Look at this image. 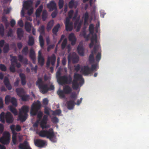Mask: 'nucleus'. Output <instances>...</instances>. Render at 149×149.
<instances>
[{
    "label": "nucleus",
    "mask_w": 149,
    "mask_h": 149,
    "mask_svg": "<svg viewBox=\"0 0 149 149\" xmlns=\"http://www.w3.org/2000/svg\"><path fill=\"white\" fill-rule=\"evenodd\" d=\"M48 100L47 98H45L43 100V104L44 105L47 106L48 104Z\"/></svg>",
    "instance_id": "nucleus-59"
},
{
    "label": "nucleus",
    "mask_w": 149,
    "mask_h": 149,
    "mask_svg": "<svg viewBox=\"0 0 149 149\" xmlns=\"http://www.w3.org/2000/svg\"><path fill=\"white\" fill-rule=\"evenodd\" d=\"M20 97H21L22 100L24 101H28L29 99V96L28 95H23L21 96H20Z\"/></svg>",
    "instance_id": "nucleus-46"
},
{
    "label": "nucleus",
    "mask_w": 149,
    "mask_h": 149,
    "mask_svg": "<svg viewBox=\"0 0 149 149\" xmlns=\"http://www.w3.org/2000/svg\"><path fill=\"white\" fill-rule=\"evenodd\" d=\"M74 11L73 10H70L68 12L69 17H67L65 22V28L67 31H71L73 29V23L70 22V19L72 17Z\"/></svg>",
    "instance_id": "nucleus-7"
},
{
    "label": "nucleus",
    "mask_w": 149,
    "mask_h": 149,
    "mask_svg": "<svg viewBox=\"0 0 149 149\" xmlns=\"http://www.w3.org/2000/svg\"><path fill=\"white\" fill-rule=\"evenodd\" d=\"M40 136L42 137H47L53 143L57 141V138L55 135L53 130L52 129H49L48 130H42L39 133Z\"/></svg>",
    "instance_id": "nucleus-3"
},
{
    "label": "nucleus",
    "mask_w": 149,
    "mask_h": 149,
    "mask_svg": "<svg viewBox=\"0 0 149 149\" xmlns=\"http://www.w3.org/2000/svg\"><path fill=\"white\" fill-rule=\"evenodd\" d=\"M11 61L12 63H17V57L16 56H13L12 57Z\"/></svg>",
    "instance_id": "nucleus-56"
},
{
    "label": "nucleus",
    "mask_w": 149,
    "mask_h": 149,
    "mask_svg": "<svg viewBox=\"0 0 149 149\" xmlns=\"http://www.w3.org/2000/svg\"><path fill=\"white\" fill-rule=\"evenodd\" d=\"M29 56L32 60L33 62L35 63L36 60L35 53L33 49L32 48L30 49Z\"/></svg>",
    "instance_id": "nucleus-21"
},
{
    "label": "nucleus",
    "mask_w": 149,
    "mask_h": 149,
    "mask_svg": "<svg viewBox=\"0 0 149 149\" xmlns=\"http://www.w3.org/2000/svg\"><path fill=\"white\" fill-rule=\"evenodd\" d=\"M60 27V25L59 24H58L54 27L52 29V31L54 35H57V33L58 32V29Z\"/></svg>",
    "instance_id": "nucleus-34"
},
{
    "label": "nucleus",
    "mask_w": 149,
    "mask_h": 149,
    "mask_svg": "<svg viewBox=\"0 0 149 149\" xmlns=\"http://www.w3.org/2000/svg\"><path fill=\"white\" fill-rule=\"evenodd\" d=\"M10 70L11 72H14L15 71V66H10Z\"/></svg>",
    "instance_id": "nucleus-64"
},
{
    "label": "nucleus",
    "mask_w": 149,
    "mask_h": 149,
    "mask_svg": "<svg viewBox=\"0 0 149 149\" xmlns=\"http://www.w3.org/2000/svg\"><path fill=\"white\" fill-rule=\"evenodd\" d=\"M16 91L19 97L24 95L25 93L24 89L22 88H17L16 90Z\"/></svg>",
    "instance_id": "nucleus-27"
},
{
    "label": "nucleus",
    "mask_w": 149,
    "mask_h": 149,
    "mask_svg": "<svg viewBox=\"0 0 149 149\" xmlns=\"http://www.w3.org/2000/svg\"><path fill=\"white\" fill-rule=\"evenodd\" d=\"M77 50L78 53L81 56H83L84 55V49L82 46L78 45Z\"/></svg>",
    "instance_id": "nucleus-30"
},
{
    "label": "nucleus",
    "mask_w": 149,
    "mask_h": 149,
    "mask_svg": "<svg viewBox=\"0 0 149 149\" xmlns=\"http://www.w3.org/2000/svg\"><path fill=\"white\" fill-rule=\"evenodd\" d=\"M81 70L84 74L85 75H88L92 73L91 68L87 65L85 66Z\"/></svg>",
    "instance_id": "nucleus-18"
},
{
    "label": "nucleus",
    "mask_w": 149,
    "mask_h": 149,
    "mask_svg": "<svg viewBox=\"0 0 149 149\" xmlns=\"http://www.w3.org/2000/svg\"><path fill=\"white\" fill-rule=\"evenodd\" d=\"M72 78L70 75L68 76L66 75L59 77L57 81L60 85L70 84L72 82Z\"/></svg>",
    "instance_id": "nucleus-8"
},
{
    "label": "nucleus",
    "mask_w": 149,
    "mask_h": 149,
    "mask_svg": "<svg viewBox=\"0 0 149 149\" xmlns=\"http://www.w3.org/2000/svg\"><path fill=\"white\" fill-rule=\"evenodd\" d=\"M68 62L70 61V59H72V61L74 63H77L79 61V58L78 56L76 55H75L74 56H70V54L68 56Z\"/></svg>",
    "instance_id": "nucleus-24"
},
{
    "label": "nucleus",
    "mask_w": 149,
    "mask_h": 149,
    "mask_svg": "<svg viewBox=\"0 0 149 149\" xmlns=\"http://www.w3.org/2000/svg\"><path fill=\"white\" fill-rule=\"evenodd\" d=\"M5 103L6 104H8L10 102H11L13 106H9V108L10 111L14 114L16 116L17 114V112L16 109L14 108L13 106L16 107L17 106V100L14 97H11L9 95H6L5 99Z\"/></svg>",
    "instance_id": "nucleus-4"
},
{
    "label": "nucleus",
    "mask_w": 149,
    "mask_h": 149,
    "mask_svg": "<svg viewBox=\"0 0 149 149\" xmlns=\"http://www.w3.org/2000/svg\"><path fill=\"white\" fill-rule=\"evenodd\" d=\"M101 54L100 52H99L97 54L95 57L96 61L97 62H99L101 58Z\"/></svg>",
    "instance_id": "nucleus-49"
},
{
    "label": "nucleus",
    "mask_w": 149,
    "mask_h": 149,
    "mask_svg": "<svg viewBox=\"0 0 149 149\" xmlns=\"http://www.w3.org/2000/svg\"><path fill=\"white\" fill-rule=\"evenodd\" d=\"M97 65V63H96L92 65L91 68H90L92 72L96 69Z\"/></svg>",
    "instance_id": "nucleus-54"
},
{
    "label": "nucleus",
    "mask_w": 149,
    "mask_h": 149,
    "mask_svg": "<svg viewBox=\"0 0 149 149\" xmlns=\"http://www.w3.org/2000/svg\"><path fill=\"white\" fill-rule=\"evenodd\" d=\"M15 125H12L10 127V128L12 131V133L13 134L12 137V140L13 143L15 144H16L17 142V133L15 131Z\"/></svg>",
    "instance_id": "nucleus-12"
},
{
    "label": "nucleus",
    "mask_w": 149,
    "mask_h": 149,
    "mask_svg": "<svg viewBox=\"0 0 149 149\" xmlns=\"http://www.w3.org/2000/svg\"><path fill=\"white\" fill-rule=\"evenodd\" d=\"M13 35V30L12 29H10L7 33V36L8 37H11Z\"/></svg>",
    "instance_id": "nucleus-61"
},
{
    "label": "nucleus",
    "mask_w": 149,
    "mask_h": 149,
    "mask_svg": "<svg viewBox=\"0 0 149 149\" xmlns=\"http://www.w3.org/2000/svg\"><path fill=\"white\" fill-rule=\"evenodd\" d=\"M6 120V122L8 123H12L14 120L13 117L11 113L9 112H8L5 114L4 113L2 112L0 114V121L3 123H4Z\"/></svg>",
    "instance_id": "nucleus-6"
},
{
    "label": "nucleus",
    "mask_w": 149,
    "mask_h": 149,
    "mask_svg": "<svg viewBox=\"0 0 149 149\" xmlns=\"http://www.w3.org/2000/svg\"><path fill=\"white\" fill-rule=\"evenodd\" d=\"M18 24L21 27H23L24 26L23 23L22 19H20L18 21Z\"/></svg>",
    "instance_id": "nucleus-63"
},
{
    "label": "nucleus",
    "mask_w": 149,
    "mask_h": 149,
    "mask_svg": "<svg viewBox=\"0 0 149 149\" xmlns=\"http://www.w3.org/2000/svg\"><path fill=\"white\" fill-rule=\"evenodd\" d=\"M48 120V116L47 115H45L41 121L40 125L42 129L46 128V125L47 124Z\"/></svg>",
    "instance_id": "nucleus-16"
},
{
    "label": "nucleus",
    "mask_w": 149,
    "mask_h": 149,
    "mask_svg": "<svg viewBox=\"0 0 149 149\" xmlns=\"http://www.w3.org/2000/svg\"><path fill=\"white\" fill-rule=\"evenodd\" d=\"M19 76L21 79V83L22 85H24L26 84V77L24 74L20 73Z\"/></svg>",
    "instance_id": "nucleus-26"
},
{
    "label": "nucleus",
    "mask_w": 149,
    "mask_h": 149,
    "mask_svg": "<svg viewBox=\"0 0 149 149\" xmlns=\"http://www.w3.org/2000/svg\"><path fill=\"white\" fill-rule=\"evenodd\" d=\"M41 107L40 102L38 100L36 102H33L32 104L30 114L32 116H35L37 114V118L39 119L38 121L41 119L42 116V112L40 111L38 113V111L40 109Z\"/></svg>",
    "instance_id": "nucleus-2"
},
{
    "label": "nucleus",
    "mask_w": 149,
    "mask_h": 149,
    "mask_svg": "<svg viewBox=\"0 0 149 149\" xmlns=\"http://www.w3.org/2000/svg\"><path fill=\"white\" fill-rule=\"evenodd\" d=\"M70 98L72 99V100H74V101L77 99V96L75 94H72L70 96Z\"/></svg>",
    "instance_id": "nucleus-57"
},
{
    "label": "nucleus",
    "mask_w": 149,
    "mask_h": 149,
    "mask_svg": "<svg viewBox=\"0 0 149 149\" xmlns=\"http://www.w3.org/2000/svg\"><path fill=\"white\" fill-rule=\"evenodd\" d=\"M47 17V13L46 10H43L42 15V18L43 21H45Z\"/></svg>",
    "instance_id": "nucleus-44"
},
{
    "label": "nucleus",
    "mask_w": 149,
    "mask_h": 149,
    "mask_svg": "<svg viewBox=\"0 0 149 149\" xmlns=\"http://www.w3.org/2000/svg\"><path fill=\"white\" fill-rule=\"evenodd\" d=\"M15 131L16 130L17 132H19L21 130V126L18 125H17L16 126V127H15Z\"/></svg>",
    "instance_id": "nucleus-58"
},
{
    "label": "nucleus",
    "mask_w": 149,
    "mask_h": 149,
    "mask_svg": "<svg viewBox=\"0 0 149 149\" xmlns=\"http://www.w3.org/2000/svg\"><path fill=\"white\" fill-rule=\"evenodd\" d=\"M63 0H59L58 2V6L60 9H61L63 7Z\"/></svg>",
    "instance_id": "nucleus-51"
},
{
    "label": "nucleus",
    "mask_w": 149,
    "mask_h": 149,
    "mask_svg": "<svg viewBox=\"0 0 149 149\" xmlns=\"http://www.w3.org/2000/svg\"><path fill=\"white\" fill-rule=\"evenodd\" d=\"M69 41L71 42V44L74 45L76 43V39L75 36L73 33H72L70 34L68 36Z\"/></svg>",
    "instance_id": "nucleus-23"
},
{
    "label": "nucleus",
    "mask_w": 149,
    "mask_h": 149,
    "mask_svg": "<svg viewBox=\"0 0 149 149\" xmlns=\"http://www.w3.org/2000/svg\"><path fill=\"white\" fill-rule=\"evenodd\" d=\"M69 7L70 8H72L74 7H76L75 5V2L74 0H71L68 3Z\"/></svg>",
    "instance_id": "nucleus-45"
},
{
    "label": "nucleus",
    "mask_w": 149,
    "mask_h": 149,
    "mask_svg": "<svg viewBox=\"0 0 149 149\" xmlns=\"http://www.w3.org/2000/svg\"><path fill=\"white\" fill-rule=\"evenodd\" d=\"M29 107L27 106H23L19 110L18 115V120H19L22 122H24L27 119L28 115L27 113L29 111Z\"/></svg>",
    "instance_id": "nucleus-5"
},
{
    "label": "nucleus",
    "mask_w": 149,
    "mask_h": 149,
    "mask_svg": "<svg viewBox=\"0 0 149 149\" xmlns=\"http://www.w3.org/2000/svg\"><path fill=\"white\" fill-rule=\"evenodd\" d=\"M4 34V29L3 26H0V35L3 36Z\"/></svg>",
    "instance_id": "nucleus-53"
},
{
    "label": "nucleus",
    "mask_w": 149,
    "mask_h": 149,
    "mask_svg": "<svg viewBox=\"0 0 149 149\" xmlns=\"http://www.w3.org/2000/svg\"><path fill=\"white\" fill-rule=\"evenodd\" d=\"M39 42L41 47L43 48L44 45V40L42 36L41 35L39 36Z\"/></svg>",
    "instance_id": "nucleus-37"
},
{
    "label": "nucleus",
    "mask_w": 149,
    "mask_h": 149,
    "mask_svg": "<svg viewBox=\"0 0 149 149\" xmlns=\"http://www.w3.org/2000/svg\"><path fill=\"white\" fill-rule=\"evenodd\" d=\"M50 110L47 107H45L44 109V113L48 116L50 115L49 111Z\"/></svg>",
    "instance_id": "nucleus-52"
},
{
    "label": "nucleus",
    "mask_w": 149,
    "mask_h": 149,
    "mask_svg": "<svg viewBox=\"0 0 149 149\" xmlns=\"http://www.w3.org/2000/svg\"><path fill=\"white\" fill-rule=\"evenodd\" d=\"M43 8V6L42 5H40L39 7L36 10V15L37 17H38L40 15V13Z\"/></svg>",
    "instance_id": "nucleus-32"
},
{
    "label": "nucleus",
    "mask_w": 149,
    "mask_h": 149,
    "mask_svg": "<svg viewBox=\"0 0 149 149\" xmlns=\"http://www.w3.org/2000/svg\"><path fill=\"white\" fill-rule=\"evenodd\" d=\"M9 45L8 43H6L3 48V52L4 53H7L9 51Z\"/></svg>",
    "instance_id": "nucleus-43"
},
{
    "label": "nucleus",
    "mask_w": 149,
    "mask_h": 149,
    "mask_svg": "<svg viewBox=\"0 0 149 149\" xmlns=\"http://www.w3.org/2000/svg\"><path fill=\"white\" fill-rule=\"evenodd\" d=\"M4 84L6 88L9 90L12 89V86L11 85L8 78L7 77H5L3 81Z\"/></svg>",
    "instance_id": "nucleus-19"
},
{
    "label": "nucleus",
    "mask_w": 149,
    "mask_h": 149,
    "mask_svg": "<svg viewBox=\"0 0 149 149\" xmlns=\"http://www.w3.org/2000/svg\"><path fill=\"white\" fill-rule=\"evenodd\" d=\"M75 104H76L74 102V100H70L67 102V107L68 109H72L74 107Z\"/></svg>",
    "instance_id": "nucleus-20"
},
{
    "label": "nucleus",
    "mask_w": 149,
    "mask_h": 149,
    "mask_svg": "<svg viewBox=\"0 0 149 149\" xmlns=\"http://www.w3.org/2000/svg\"><path fill=\"white\" fill-rule=\"evenodd\" d=\"M34 144L36 146L38 147L42 148L45 145V143L43 140L37 139L34 141Z\"/></svg>",
    "instance_id": "nucleus-15"
},
{
    "label": "nucleus",
    "mask_w": 149,
    "mask_h": 149,
    "mask_svg": "<svg viewBox=\"0 0 149 149\" xmlns=\"http://www.w3.org/2000/svg\"><path fill=\"white\" fill-rule=\"evenodd\" d=\"M82 78V76L79 74L74 73V79L72 82V86L74 90H77L79 86L78 81Z\"/></svg>",
    "instance_id": "nucleus-9"
},
{
    "label": "nucleus",
    "mask_w": 149,
    "mask_h": 149,
    "mask_svg": "<svg viewBox=\"0 0 149 149\" xmlns=\"http://www.w3.org/2000/svg\"><path fill=\"white\" fill-rule=\"evenodd\" d=\"M17 37L19 39L21 40L23 37L24 31L21 28H18L17 30Z\"/></svg>",
    "instance_id": "nucleus-25"
},
{
    "label": "nucleus",
    "mask_w": 149,
    "mask_h": 149,
    "mask_svg": "<svg viewBox=\"0 0 149 149\" xmlns=\"http://www.w3.org/2000/svg\"><path fill=\"white\" fill-rule=\"evenodd\" d=\"M38 88L40 92L43 94L46 93L49 90L48 85L46 84H43Z\"/></svg>",
    "instance_id": "nucleus-13"
},
{
    "label": "nucleus",
    "mask_w": 149,
    "mask_h": 149,
    "mask_svg": "<svg viewBox=\"0 0 149 149\" xmlns=\"http://www.w3.org/2000/svg\"><path fill=\"white\" fill-rule=\"evenodd\" d=\"M32 5V2L30 1H27L24 2L23 5L24 8L26 10L28 9Z\"/></svg>",
    "instance_id": "nucleus-31"
},
{
    "label": "nucleus",
    "mask_w": 149,
    "mask_h": 149,
    "mask_svg": "<svg viewBox=\"0 0 149 149\" xmlns=\"http://www.w3.org/2000/svg\"><path fill=\"white\" fill-rule=\"evenodd\" d=\"M54 24L53 20L50 21L48 23L47 25V29L48 31L50 30L53 26Z\"/></svg>",
    "instance_id": "nucleus-41"
},
{
    "label": "nucleus",
    "mask_w": 149,
    "mask_h": 149,
    "mask_svg": "<svg viewBox=\"0 0 149 149\" xmlns=\"http://www.w3.org/2000/svg\"><path fill=\"white\" fill-rule=\"evenodd\" d=\"M67 42V40L66 38L63 40L61 45V49L63 50L65 47Z\"/></svg>",
    "instance_id": "nucleus-47"
},
{
    "label": "nucleus",
    "mask_w": 149,
    "mask_h": 149,
    "mask_svg": "<svg viewBox=\"0 0 149 149\" xmlns=\"http://www.w3.org/2000/svg\"><path fill=\"white\" fill-rule=\"evenodd\" d=\"M89 17V16L88 13L87 12H86L84 15V24L87 23Z\"/></svg>",
    "instance_id": "nucleus-39"
},
{
    "label": "nucleus",
    "mask_w": 149,
    "mask_h": 149,
    "mask_svg": "<svg viewBox=\"0 0 149 149\" xmlns=\"http://www.w3.org/2000/svg\"><path fill=\"white\" fill-rule=\"evenodd\" d=\"M57 14V10H55V11H54L51 14L52 17L53 18H55Z\"/></svg>",
    "instance_id": "nucleus-62"
},
{
    "label": "nucleus",
    "mask_w": 149,
    "mask_h": 149,
    "mask_svg": "<svg viewBox=\"0 0 149 149\" xmlns=\"http://www.w3.org/2000/svg\"><path fill=\"white\" fill-rule=\"evenodd\" d=\"M91 42L89 44V47L90 48H91L94 45L93 49L92 50L91 54L89 57V61L90 63L93 64L94 63L95 59L94 54H96L97 51L99 49L100 45L97 42V36L96 34L92 36L91 38Z\"/></svg>",
    "instance_id": "nucleus-1"
},
{
    "label": "nucleus",
    "mask_w": 149,
    "mask_h": 149,
    "mask_svg": "<svg viewBox=\"0 0 149 149\" xmlns=\"http://www.w3.org/2000/svg\"><path fill=\"white\" fill-rule=\"evenodd\" d=\"M94 27L93 24H91L89 27V31L90 33L91 34H93L94 32Z\"/></svg>",
    "instance_id": "nucleus-40"
},
{
    "label": "nucleus",
    "mask_w": 149,
    "mask_h": 149,
    "mask_svg": "<svg viewBox=\"0 0 149 149\" xmlns=\"http://www.w3.org/2000/svg\"><path fill=\"white\" fill-rule=\"evenodd\" d=\"M47 6L50 11L57 9L56 4L54 1H51L49 3L47 4Z\"/></svg>",
    "instance_id": "nucleus-17"
},
{
    "label": "nucleus",
    "mask_w": 149,
    "mask_h": 149,
    "mask_svg": "<svg viewBox=\"0 0 149 149\" xmlns=\"http://www.w3.org/2000/svg\"><path fill=\"white\" fill-rule=\"evenodd\" d=\"M57 93L60 97L63 98L65 97V93L63 90H61L59 89L57 91Z\"/></svg>",
    "instance_id": "nucleus-36"
},
{
    "label": "nucleus",
    "mask_w": 149,
    "mask_h": 149,
    "mask_svg": "<svg viewBox=\"0 0 149 149\" xmlns=\"http://www.w3.org/2000/svg\"><path fill=\"white\" fill-rule=\"evenodd\" d=\"M51 120L53 123H58L59 122L58 118L56 116L53 117L51 118Z\"/></svg>",
    "instance_id": "nucleus-50"
},
{
    "label": "nucleus",
    "mask_w": 149,
    "mask_h": 149,
    "mask_svg": "<svg viewBox=\"0 0 149 149\" xmlns=\"http://www.w3.org/2000/svg\"><path fill=\"white\" fill-rule=\"evenodd\" d=\"M52 111V115H59L61 113V111L60 109H56L54 111Z\"/></svg>",
    "instance_id": "nucleus-48"
},
{
    "label": "nucleus",
    "mask_w": 149,
    "mask_h": 149,
    "mask_svg": "<svg viewBox=\"0 0 149 149\" xmlns=\"http://www.w3.org/2000/svg\"><path fill=\"white\" fill-rule=\"evenodd\" d=\"M19 148L20 149H32L26 141H25L22 143H20Z\"/></svg>",
    "instance_id": "nucleus-14"
},
{
    "label": "nucleus",
    "mask_w": 149,
    "mask_h": 149,
    "mask_svg": "<svg viewBox=\"0 0 149 149\" xmlns=\"http://www.w3.org/2000/svg\"><path fill=\"white\" fill-rule=\"evenodd\" d=\"M56 56L54 54H53L51 57H48L46 62V67L49 68L50 66V62L51 65L53 66L54 65L56 61Z\"/></svg>",
    "instance_id": "nucleus-11"
},
{
    "label": "nucleus",
    "mask_w": 149,
    "mask_h": 149,
    "mask_svg": "<svg viewBox=\"0 0 149 149\" xmlns=\"http://www.w3.org/2000/svg\"><path fill=\"white\" fill-rule=\"evenodd\" d=\"M0 69L2 71H5L7 70L6 67L3 64H0Z\"/></svg>",
    "instance_id": "nucleus-55"
},
{
    "label": "nucleus",
    "mask_w": 149,
    "mask_h": 149,
    "mask_svg": "<svg viewBox=\"0 0 149 149\" xmlns=\"http://www.w3.org/2000/svg\"><path fill=\"white\" fill-rule=\"evenodd\" d=\"M38 61L39 64L42 66L44 64V59L42 56L41 53L40 51L38 52Z\"/></svg>",
    "instance_id": "nucleus-22"
},
{
    "label": "nucleus",
    "mask_w": 149,
    "mask_h": 149,
    "mask_svg": "<svg viewBox=\"0 0 149 149\" xmlns=\"http://www.w3.org/2000/svg\"><path fill=\"white\" fill-rule=\"evenodd\" d=\"M10 134L8 132H5L3 136L0 138V142L4 144H8L10 142Z\"/></svg>",
    "instance_id": "nucleus-10"
},
{
    "label": "nucleus",
    "mask_w": 149,
    "mask_h": 149,
    "mask_svg": "<svg viewBox=\"0 0 149 149\" xmlns=\"http://www.w3.org/2000/svg\"><path fill=\"white\" fill-rule=\"evenodd\" d=\"M74 67L75 68L74 70L77 72H78L80 69V66L79 64H77V65H75Z\"/></svg>",
    "instance_id": "nucleus-60"
},
{
    "label": "nucleus",
    "mask_w": 149,
    "mask_h": 149,
    "mask_svg": "<svg viewBox=\"0 0 149 149\" xmlns=\"http://www.w3.org/2000/svg\"><path fill=\"white\" fill-rule=\"evenodd\" d=\"M29 38L28 42V45L30 46L33 45L34 43V40L33 37L32 36H29Z\"/></svg>",
    "instance_id": "nucleus-33"
},
{
    "label": "nucleus",
    "mask_w": 149,
    "mask_h": 149,
    "mask_svg": "<svg viewBox=\"0 0 149 149\" xmlns=\"http://www.w3.org/2000/svg\"><path fill=\"white\" fill-rule=\"evenodd\" d=\"M45 27L44 26L42 25L39 27L38 29V31L40 33V35H42L45 34Z\"/></svg>",
    "instance_id": "nucleus-42"
},
{
    "label": "nucleus",
    "mask_w": 149,
    "mask_h": 149,
    "mask_svg": "<svg viewBox=\"0 0 149 149\" xmlns=\"http://www.w3.org/2000/svg\"><path fill=\"white\" fill-rule=\"evenodd\" d=\"M63 90L65 94H70L72 91V88L68 85H66L63 87Z\"/></svg>",
    "instance_id": "nucleus-28"
},
{
    "label": "nucleus",
    "mask_w": 149,
    "mask_h": 149,
    "mask_svg": "<svg viewBox=\"0 0 149 149\" xmlns=\"http://www.w3.org/2000/svg\"><path fill=\"white\" fill-rule=\"evenodd\" d=\"M32 24L29 22H26L25 24V28L27 32H29L31 30Z\"/></svg>",
    "instance_id": "nucleus-29"
},
{
    "label": "nucleus",
    "mask_w": 149,
    "mask_h": 149,
    "mask_svg": "<svg viewBox=\"0 0 149 149\" xmlns=\"http://www.w3.org/2000/svg\"><path fill=\"white\" fill-rule=\"evenodd\" d=\"M22 53L23 55L24 56H26L29 53V49L27 46L25 47L22 49Z\"/></svg>",
    "instance_id": "nucleus-35"
},
{
    "label": "nucleus",
    "mask_w": 149,
    "mask_h": 149,
    "mask_svg": "<svg viewBox=\"0 0 149 149\" xmlns=\"http://www.w3.org/2000/svg\"><path fill=\"white\" fill-rule=\"evenodd\" d=\"M41 78H38L36 82V84L39 87L42 84H44Z\"/></svg>",
    "instance_id": "nucleus-38"
}]
</instances>
